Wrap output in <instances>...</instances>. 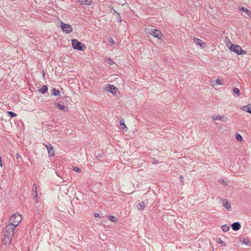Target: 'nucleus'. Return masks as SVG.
I'll return each instance as SVG.
<instances>
[{
	"label": "nucleus",
	"instance_id": "obj_1",
	"mask_svg": "<svg viewBox=\"0 0 251 251\" xmlns=\"http://www.w3.org/2000/svg\"><path fill=\"white\" fill-rule=\"evenodd\" d=\"M15 227L16 226L9 223L6 226L4 231V238L3 240L5 244H7V242H8V244H10Z\"/></svg>",
	"mask_w": 251,
	"mask_h": 251
},
{
	"label": "nucleus",
	"instance_id": "obj_2",
	"mask_svg": "<svg viewBox=\"0 0 251 251\" xmlns=\"http://www.w3.org/2000/svg\"><path fill=\"white\" fill-rule=\"evenodd\" d=\"M72 45L74 49L80 51H84L86 49V46L77 39H74L72 40Z\"/></svg>",
	"mask_w": 251,
	"mask_h": 251
},
{
	"label": "nucleus",
	"instance_id": "obj_3",
	"mask_svg": "<svg viewBox=\"0 0 251 251\" xmlns=\"http://www.w3.org/2000/svg\"><path fill=\"white\" fill-rule=\"evenodd\" d=\"M229 49L238 55L244 54L247 52V51L242 50L240 46L236 44L231 45Z\"/></svg>",
	"mask_w": 251,
	"mask_h": 251
},
{
	"label": "nucleus",
	"instance_id": "obj_4",
	"mask_svg": "<svg viewBox=\"0 0 251 251\" xmlns=\"http://www.w3.org/2000/svg\"><path fill=\"white\" fill-rule=\"evenodd\" d=\"M21 220L22 218L21 215L18 214H14L10 217L8 223L12 224L13 226L16 227L19 225Z\"/></svg>",
	"mask_w": 251,
	"mask_h": 251
},
{
	"label": "nucleus",
	"instance_id": "obj_5",
	"mask_svg": "<svg viewBox=\"0 0 251 251\" xmlns=\"http://www.w3.org/2000/svg\"><path fill=\"white\" fill-rule=\"evenodd\" d=\"M105 91L110 92L115 96H117L119 92L118 88L112 84H108L104 89Z\"/></svg>",
	"mask_w": 251,
	"mask_h": 251
},
{
	"label": "nucleus",
	"instance_id": "obj_6",
	"mask_svg": "<svg viewBox=\"0 0 251 251\" xmlns=\"http://www.w3.org/2000/svg\"><path fill=\"white\" fill-rule=\"evenodd\" d=\"M61 27L62 31L66 33H70L73 31V27L70 25L62 22H61Z\"/></svg>",
	"mask_w": 251,
	"mask_h": 251
},
{
	"label": "nucleus",
	"instance_id": "obj_7",
	"mask_svg": "<svg viewBox=\"0 0 251 251\" xmlns=\"http://www.w3.org/2000/svg\"><path fill=\"white\" fill-rule=\"evenodd\" d=\"M149 32L151 35L153 36L154 37L158 38V39H161L162 37V34L158 29H151Z\"/></svg>",
	"mask_w": 251,
	"mask_h": 251
},
{
	"label": "nucleus",
	"instance_id": "obj_8",
	"mask_svg": "<svg viewBox=\"0 0 251 251\" xmlns=\"http://www.w3.org/2000/svg\"><path fill=\"white\" fill-rule=\"evenodd\" d=\"M194 41L196 44L199 45L201 48L203 49L206 47V44L199 38H194Z\"/></svg>",
	"mask_w": 251,
	"mask_h": 251
},
{
	"label": "nucleus",
	"instance_id": "obj_9",
	"mask_svg": "<svg viewBox=\"0 0 251 251\" xmlns=\"http://www.w3.org/2000/svg\"><path fill=\"white\" fill-rule=\"evenodd\" d=\"M222 201V204L228 210H230L231 206L230 203L227 201V200L223 199H221Z\"/></svg>",
	"mask_w": 251,
	"mask_h": 251
},
{
	"label": "nucleus",
	"instance_id": "obj_10",
	"mask_svg": "<svg viewBox=\"0 0 251 251\" xmlns=\"http://www.w3.org/2000/svg\"><path fill=\"white\" fill-rule=\"evenodd\" d=\"M212 119L213 120H221L223 122H226L227 120V118L226 117L224 116H212Z\"/></svg>",
	"mask_w": 251,
	"mask_h": 251
},
{
	"label": "nucleus",
	"instance_id": "obj_11",
	"mask_svg": "<svg viewBox=\"0 0 251 251\" xmlns=\"http://www.w3.org/2000/svg\"><path fill=\"white\" fill-rule=\"evenodd\" d=\"M231 227L234 231H237L241 228V224L239 222H234L231 225Z\"/></svg>",
	"mask_w": 251,
	"mask_h": 251
},
{
	"label": "nucleus",
	"instance_id": "obj_12",
	"mask_svg": "<svg viewBox=\"0 0 251 251\" xmlns=\"http://www.w3.org/2000/svg\"><path fill=\"white\" fill-rule=\"evenodd\" d=\"M49 156H53L54 155V150L53 146L50 144H48V149L47 150Z\"/></svg>",
	"mask_w": 251,
	"mask_h": 251
},
{
	"label": "nucleus",
	"instance_id": "obj_13",
	"mask_svg": "<svg viewBox=\"0 0 251 251\" xmlns=\"http://www.w3.org/2000/svg\"><path fill=\"white\" fill-rule=\"evenodd\" d=\"M240 10L241 11V12H245L247 16L248 17H246V18H251V11H250L249 9H248L247 8H246V7H242L241 8H240Z\"/></svg>",
	"mask_w": 251,
	"mask_h": 251
},
{
	"label": "nucleus",
	"instance_id": "obj_14",
	"mask_svg": "<svg viewBox=\"0 0 251 251\" xmlns=\"http://www.w3.org/2000/svg\"><path fill=\"white\" fill-rule=\"evenodd\" d=\"M55 105L56 108L63 111H67L68 110V108L66 107L64 105H61L59 103H55Z\"/></svg>",
	"mask_w": 251,
	"mask_h": 251
},
{
	"label": "nucleus",
	"instance_id": "obj_15",
	"mask_svg": "<svg viewBox=\"0 0 251 251\" xmlns=\"http://www.w3.org/2000/svg\"><path fill=\"white\" fill-rule=\"evenodd\" d=\"M51 91L52 95L54 96H59L60 95V92L55 88H52Z\"/></svg>",
	"mask_w": 251,
	"mask_h": 251
},
{
	"label": "nucleus",
	"instance_id": "obj_16",
	"mask_svg": "<svg viewBox=\"0 0 251 251\" xmlns=\"http://www.w3.org/2000/svg\"><path fill=\"white\" fill-rule=\"evenodd\" d=\"M215 241L216 243L221 245L223 247L226 246V243L225 242H224L220 238H216L215 239Z\"/></svg>",
	"mask_w": 251,
	"mask_h": 251
},
{
	"label": "nucleus",
	"instance_id": "obj_17",
	"mask_svg": "<svg viewBox=\"0 0 251 251\" xmlns=\"http://www.w3.org/2000/svg\"><path fill=\"white\" fill-rule=\"evenodd\" d=\"M48 90V86L47 85H43L41 88L39 90V91L42 94H45Z\"/></svg>",
	"mask_w": 251,
	"mask_h": 251
},
{
	"label": "nucleus",
	"instance_id": "obj_18",
	"mask_svg": "<svg viewBox=\"0 0 251 251\" xmlns=\"http://www.w3.org/2000/svg\"><path fill=\"white\" fill-rule=\"evenodd\" d=\"M145 207V204L144 202L142 201L137 204V208L138 210H141L144 209Z\"/></svg>",
	"mask_w": 251,
	"mask_h": 251
},
{
	"label": "nucleus",
	"instance_id": "obj_19",
	"mask_svg": "<svg viewBox=\"0 0 251 251\" xmlns=\"http://www.w3.org/2000/svg\"><path fill=\"white\" fill-rule=\"evenodd\" d=\"M120 125L122 126V128L124 131H126L127 130V127L125 124L124 119L120 121Z\"/></svg>",
	"mask_w": 251,
	"mask_h": 251
},
{
	"label": "nucleus",
	"instance_id": "obj_20",
	"mask_svg": "<svg viewBox=\"0 0 251 251\" xmlns=\"http://www.w3.org/2000/svg\"><path fill=\"white\" fill-rule=\"evenodd\" d=\"M34 185H35V184H34V185L33 186V190L34 191V192L33 193V198L36 200L35 201V202H38V201L37 199V198L38 197V194H37V190H36V187L35 186L34 189Z\"/></svg>",
	"mask_w": 251,
	"mask_h": 251
},
{
	"label": "nucleus",
	"instance_id": "obj_21",
	"mask_svg": "<svg viewBox=\"0 0 251 251\" xmlns=\"http://www.w3.org/2000/svg\"><path fill=\"white\" fill-rule=\"evenodd\" d=\"M229 228H230L229 226L226 224L223 225L222 226V230L224 232H226V231H228Z\"/></svg>",
	"mask_w": 251,
	"mask_h": 251
},
{
	"label": "nucleus",
	"instance_id": "obj_22",
	"mask_svg": "<svg viewBox=\"0 0 251 251\" xmlns=\"http://www.w3.org/2000/svg\"><path fill=\"white\" fill-rule=\"evenodd\" d=\"M233 92L238 96H239L240 95V90L238 88L234 87L233 88Z\"/></svg>",
	"mask_w": 251,
	"mask_h": 251
},
{
	"label": "nucleus",
	"instance_id": "obj_23",
	"mask_svg": "<svg viewBox=\"0 0 251 251\" xmlns=\"http://www.w3.org/2000/svg\"><path fill=\"white\" fill-rule=\"evenodd\" d=\"M83 5H90L92 4V1H78Z\"/></svg>",
	"mask_w": 251,
	"mask_h": 251
},
{
	"label": "nucleus",
	"instance_id": "obj_24",
	"mask_svg": "<svg viewBox=\"0 0 251 251\" xmlns=\"http://www.w3.org/2000/svg\"><path fill=\"white\" fill-rule=\"evenodd\" d=\"M241 242H242L245 245H248L250 244V242L248 239L243 238V239H240Z\"/></svg>",
	"mask_w": 251,
	"mask_h": 251
},
{
	"label": "nucleus",
	"instance_id": "obj_25",
	"mask_svg": "<svg viewBox=\"0 0 251 251\" xmlns=\"http://www.w3.org/2000/svg\"><path fill=\"white\" fill-rule=\"evenodd\" d=\"M7 115L11 118L15 117L17 114L12 111H7Z\"/></svg>",
	"mask_w": 251,
	"mask_h": 251
},
{
	"label": "nucleus",
	"instance_id": "obj_26",
	"mask_svg": "<svg viewBox=\"0 0 251 251\" xmlns=\"http://www.w3.org/2000/svg\"><path fill=\"white\" fill-rule=\"evenodd\" d=\"M235 138L238 141H241L243 140V138H242V136L238 133L236 134Z\"/></svg>",
	"mask_w": 251,
	"mask_h": 251
},
{
	"label": "nucleus",
	"instance_id": "obj_27",
	"mask_svg": "<svg viewBox=\"0 0 251 251\" xmlns=\"http://www.w3.org/2000/svg\"><path fill=\"white\" fill-rule=\"evenodd\" d=\"M109 219L113 222H115L117 221V218L114 216H110Z\"/></svg>",
	"mask_w": 251,
	"mask_h": 251
},
{
	"label": "nucleus",
	"instance_id": "obj_28",
	"mask_svg": "<svg viewBox=\"0 0 251 251\" xmlns=\"http://www.w3.org/2000/svg\"><path fill=\"white\" fill-rule=\"evenodd\" d=\"M73 171H75V172L78 173H79L81 172L80 169H79V168H78L77 167H74Z\"/></svg>",
	"mask_w": 251,
	"mask_h": 251
},
{
	"label": "nucleus",
	"instance_id": "obj_29",
	"mask_svg": "<svg viewBox=\"0 0 251 251\" xmlns=\"http://www.w3.org/2000/svg\"><path fill=\"white\" fill-rule=\"evenodd\" d=\"M222 84L221 80L220 78H217L216 80V83L214 85H221Z\"/></svg>",
	"mask_w": 251,
	"mask_h": 251
},
{
	"label": "nucleus",
	"instance_id": "obj_30",
	"mask_svg": "<svg viewBox=\"0 0 251 251\" xmlns=\"http://www.w3.org/2000/svg\"><path fill=\"white\" fill-rule=\"evenodd\" d=\"M151 162L152 163V164H156L158 163V160H157L156 159H155L154 158H152L151 159Z\"/></svg>",
	"mask_w": 251,
	"mask_h": 251
},
{
	"label": "nucleus",
	"instance_id": "obj_31",
	"mask_svg": "<svg viewBox=\"0 0 251 251\" xmlns=\"http://www.w3.org/2000/svg\"><path fill=\"white\" fill-rule=\"evenodd\" d=\"M108 42L112 45H114L115 44L114 40L111 37L108 39Z\"/></svg>",
	"mask_w": 251,
	"mask_h": 251
},
{
	"label": "nucleus",
	"instance_id": "obj_32",
	"mask_svg": "<svg viewBox=\"0 0 251 251\" xmlns=\"http://www.w3.org/2000/svg\"><path fill=\"white\" fill-rule=\"evenodd\" d=\"M107 62L110 65L114 64V61L112 60L110 58H108V59H107Z\"/></svg>",
	"mask_w": 251,
	"mask_h": 251
},
{
	"label": "nucleus",
	"instance_id": "obj_33",
	"mask_svg": "<svg viewBox=\"0 0 251 251\" xmlns=\"http://www.w3.org/2000/svg\"><path fill=\"white\" fill-rule=\"evenodd\" d=\"M94 216L95 218H101L102 217V216L100 214H99L98 213H94Z\"/></svg>",
	"mask_w": 251,
	"mask_h": 251
},
{
	"label": "nucleus",
	"instance_id": "obj_34",
	"mask_svg": "<svg viewBox=\"0 0 251 251\" xmlns=\"http://www.w3.org/2000/svg\"><path fill=\"white\" fill-rule=\"evenodd\" d=\"M97 157L99 159L101 158L102 157V154L100 152L98 153L96 155Z\"/></svg>",
	"mask_w": 251,
	"mask_h": 251
},
{
	"label": "nucleus",
	"instance_id": "obj_35",
	"mask_svg": "<svg viewBox=\"0 0 251 251\" xmlns=\"http://www.w3.org/2000/svg\"><path fill=\"white\" fill-rule=\"evenodd\" d=\"M0 166L1 167L2 166V161L1 157L0 156Z\"/></svg>",
	"mask_w": 251,
	"mask_h": 251
},
{
	"label": "nucleus",
	"instance_id": "obj_36",
	"mask_svg": "<svg viewBox=\"0 0 251 251\" xmlns=\"http://www.w3.org/2000/svg\"><path fill=\"white\" fill-rule=\"evenodd\" d=\"M48 144H50L49 143H47L46 144H44V145L47 148V150L48 149Z\"/></svg>",
	"mask_w": 251,
	"mask_h": 251
},
{
	"label": "nucleus",
	"instance_id": "obj_37",
	"mask_svg": "<svg viewBox=\"0 0 251 251\" xmlns=\"http://www.w3.org/2000/svg\"><path fill=\"white\" fill-rule=\"evenodd\" d=\"M120 1V2L119 3V4H121L122 5H123L126 4L125 2H124V1Z\"/></svg>",
	"mask_w": 251,
	"mask_h": 251
},
{
	"label": "nucleus",
	"instance_id": "obj_38",
	"mask_svg": "<svg viewBox=\"0 0 251 251\" xmlns=\"http://www.w3.org/2000/svg\"><path fill=\"white\" fill-rule=\"evenodd\" d=\"M221 181H222L223 183H224V184L225 185H227V184L226 183H225V181H224V180L223 179H222V180H221Z\"/></svg>",
	"mask_w": 251,
	"mask_h": 251
},
{
	"label": "nucleus",
	"instance_id": "obj_39",
	"mask_svg": "<svg viewBox=\"0 0 251 251\" xmlns=\"http://www.w3.org/2000/svg\"><path fill=\"white\" fill-rule=\"evenodd\" d=\"M180 178L181 179H182L183 178V177L182 176H180Z\"/></svg>",
	"mask_w": 251,
	"mask_h": 251
},
{
	"label": "nucleus",
	"instance_id": "obj_40",
	"mask_svg": "<svg viewBox=\"0 0 251 251\" xmlns=\"http://www.w3.org/2000/svg\"><path fill=\"white\" fill-rule=\"evenodd\" d=\"M43 76L44 77H45V73H44H44H43Z\"/></svg>",
	"mask_w": 251,
	"mask_h": 251
},
{
	"label": "nucleus",
	"instance_id": "obj_41",
	"mask_svg": "<svg viewBox=\"0 0 251 251\" xmlns=\"http://www.w3.org/2000/svg\"><path fill=\"white\" fill-rule=\"evenodd\" d=\"M117 14H118V16L120 17V14L118 13H117Z\"/></svg>",
	"mask_w": 251,
	"mask_h": 251
}]
</instances>
